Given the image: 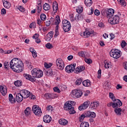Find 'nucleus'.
<instances>
[{"mask_svg": "<svg viewBox=\"0 0 127 127\" xmlns=\"http://www.w3.org/2000/svg\"><path fill=\"white\" fill-rule=\"evenodd\" d=\"M46 48H48V49H52V48H53V46L52 44H51L50 43H48L46 44Z\"/></svg>", "mask_w": 127, "mask_h": 127, "instance_id": "obj_45", "label": "nucleus"}, {"mask_svg": "<svg viewBox=\"0 0 127 127\" xmlns=\"http://www.w3.org/2000/svg\"><path fill=\"white\" fill-rule=\"evenodd\" d=\"M51 24V22L50 21V20H48V21H46V26H50Z\"/></svg>", "mask_w": 127, "mask_h": 127, "instance_id": "obj_63", "label": "nucleus"}, {"mask_svg": "<svg viewBox=\"0 0 127 127\" xmlns=\"http://www.w3.org/2000/svg\"><path fill=\"white\" fill-rule=\"evenodd\" d=\"M84 118H92V119H94L96 118V113L95 112H91L90 111H86L79 118L80 122H83Z\"/></svg>", "mask_w": 127, "mask_h": 127, "instance_id": "obj_3", "label": "nucleus"}, {"mask_svg": "<svg viewBox=\"0 0 127 127\" xmlns=\"http://www.w3.org/2000/svg\"><path fill=\"white\" fill-rule=\"evenodd\" d=\"M47 111H48L49 112H52V111H53V107L51 105L48 106L47 107Z\"/></svg>", "mask_w": 127, "mask_h": 127, "instance_id": "obj_52", "label": "nucleus"}, {"mask_svg": "<svg viewBox=\"0 0 127 127\" xmlns=\"http://www.w3.org/2000/svg\"><path fill=\"white\" fill-rule=\"evenodd\" d=\"M82 81L83 80L81 78L77 79L75 82V84L76 86H79V85H81V84H82Z\"/></svg>", "mask_w": 127, "mask_h": 127, "instance_id": "obj_39", "label": "nucleus"}, {"mask_svg": "<svg viewBox=\"0 0 127 127\" xmlns=\"http://www.w3.org/2000/svg\"><path fill=\"white\" fill-rule=\"evenodd\" d=\"M53 8L54 13H56V12H57V10H58V3H57V2L55 1L53 2Z\"/></svg>", "mask_w": 127, "mask_h": 127, "instance_id": "obj_20", "label": "nucleus"}, {"mask_svg": "<svg viewBox=\"0 0 127 127\" xmlns=\"http://www.w3.org/2000/svg\"><path fill=\"white\" fill-rule=\"evenodd\" d=\"M59 124L62 125V126H66V125L68 124V121L64 119H62L59 121Z\"/></svg>", "mask_w": 127, "mask_h": 127, "instance_id": "obj_22", "label": "nucleus"}, {"mask_svg": "<svg viewBox=\"0 0 127 127\" xmlns=\"http://www.w3.org/2000/svg\"><path fill=\"white\" fill-rule=\"evenodd\" d=\"M20 93L24 99H27L30 96V92L26 89H23L20 91Z\"/></svg>", "mask_w": 127, "mask_h": 127, "instance_id": "obj_11", "label": "nucleus"}, {"mask_svg": "<svg viewBox=\"0 0 127 127\" xmlns=\"http://www.w3.org/2000/svg\"><path fill=\"white\" fill-rule=\"evenodd\" d=\"M43 121L44 123L49 124L52 121V118L49 115H45L43 117Z\"/></svg>", "mask_w": 127, "mask_h": 127, "instance_id": "obj_17", "label": "nucleus"}, {"mask_svg": "<svg viewBox=\"0 0 127 127\" xmlns=\"http://www.w3.org/2000/svg\"><path fill=\"white\" fill-rule=\"evenodd\" d=\"M38 37H39V35L38 34H35L33 36V38L34 39H37Z\"/></svg>", "mask_w": 127, "mask_h": 127, "instance_id": "obj_61", "label": "nucleus"}, {"mask_svg": "<svg viewBox=\"0 0 127 127\" xmlns=\"http://www.w3.org/2000/svg\"><path fill=\"white\" fill-rule=\"evenodd\" d=\"M118 2H119L120 4L122 5V6H126L127 5V2H126V1L125 0H117Z\"/></svg>", "mask_w": 127, "mask_h": 127, "instance_id": "obj_36", "label": "nucleus"}, {"mask_svg": "<svg viewBox=\"0 0 127 127\" xmlns=\"http://www.w3.org/2000/svg\"><path fill=\"white\" fill-rule=\"evenodd\" d=\"M80 127H89V123L88 122H82L80 125Z\"/></svg>", "mask_w": 127, "mask_h": 127, "instance_id": "obj_38", "label": "nucleus"}, {"mask_svg": "<svg viewBox=\"0 0 127 127\" xmlns=\"http://www.w3.org/2000/svg\"><path fill=\"white\" fill-rule=\"evenodd\" d=\"M26 64H27L28 68L30 69V70H31V69L33 68V65H32L29 62H26Z\"/></svg>", "mask_w": 127, "mask_h": 127, "instance_id": "obj_46", "label": "nucleus"}, {"mask_svg": "<svg viewBox=\"0 0 127 127\" xmlns=\"http://www.w3.org/2000/svg\"><path fill=\"white\" fill-rule=\"evenodd\" d=\"M114 13H115V10L114 9L110 8L106 11V15L109 19L114 16Z\"/></svg>", "mask_w": 127, "mask_h": 127, "instance_id": "obj_14", "label": "nucleus"}, {"mask_svg": "<svg viewBox=\"0 0 127 127\" xmlns=\"http://www.w3.org/2000/svg\"><path fill=\"white\" fill-rule=\"evenodd\" d=\"M83 95V92L81 90H73L71 93V96L72 98H80Z\"/></svg>", "mask_w": 127, "mask_h": 127, "instance_id": "obj_7", "label": "nucleus"}, {"mask_svg": "<svg viewBox=\"0 0 127 127\" xmlns=\"http://www.w3.org/2000/svg\"><path fill=\"white\" fill-rule=\"evenodd\" d=\"M101 74H102V70L99 69L98 71V76H97V78H98V79H100V78H101Z\"/></svg>", "mask_w": 127, "mask_h": 127, "instance_id": "obj_56", "label": "nucleus"}, {"mask_svg": "<svg viewBox=\"0 0 127 127\" xmlns=\"http://www.w3.org/2000/svg\"><path fill=\"white\" fill-rule=\"evenodd\" d=\"M109 97L113 101H114L115 99H116V98H115V95H114V93H113L112 92L109 93Z\"/></svg>", "mask_w": 127, "mask_h": 127, "instance_id": "obj_48", "label": "nucleus"}, {"mask_svg": "<svg viewBox=\"0 0 127 127\" xmlns=\"http://www.w3.org/2000/svg\"><path fill=\"white\" fill-rule=\"evenodd\" d=\"M110 55L111 57L118 59L121 57V53L118 52V50H112L110 52Z\"/></svg>", "mask_w": 127, "mask_h": 127, "instance_id": "obj_8", "label": "nucleus"}, {"mask_svg": "<svg viewBox=\"0 0 127 127\" xmlns=\"http://www.w3.org/2000/svg\"><path fill=\"white\" fill-rule=\"evenodd\" d=\"M43 9L44 10H49L50 9V5L47 3H45L43 6Z\"/></svg>", "mask_w": 127, "mask_h": 127, "instance_id": "obj_32", "label": "nucleus"}, {"mask_svg": "<svg viewBox=\"0 0 127 127\" xmlns=\"http://www.w3.org/2000/svg\"><path fill=\"white\" fill-rule=\"evenodd\" d=\"M123 66L125 70H127V62L124 63Z\"/></svg>", "mask_w": 127, "mask_h": 127, "instance_id": "obj_64", "label": "nucleus"}, {"mask_svg": "<svg viewBox=\"0 0 127 127\" xmlns=\"http://www.w3.org/2000/svg\"><path fill=\"white\" fill-rule=\"evenodd\" d=\"M14 85L16 87H20V86H22V81L21 80H17L14 82Z\"/></svg>", "mask_w": 127, "mask_h": 127, "instance_id": "obj_35", "label": "nucleus"}, {"mask_svg": "<svg viewBox=\"0 0 127 127\" xmlns=\"http://www.w3.org/2000/svg\"><path fill=\"white\" fill-rule=\"evenodd\" d=\"M4 67L5 69H7L10 67V63H8V62H5L3 64Z\"/></svg>", "mask_w": 127, "mask_h": 127, "instance_id": "obj_40", "label": "nucleus"}, {"mask_svg": "<svg viewBox=\"0 0 127 127\" xmlns=\"http://www.w3.org/2000/svg\"><path fill=\"white\" fill-rule=\"evenodd\" d=\"M100 106V102L99 101H94L90 104V107L93 110H96Z\"/></svg>", "mask_w": 127, "mask_h": 127, "instance_id": "obj_15", "label": "nucleus"}, {"mask_svg": "<svg viewBox=\"0 0 127 127\" xmlns=\"http://www.w3.org/2000/svg\"><path fill=\"white\" fill-rule=\"evenodd\" d=\"M121 46L122 48H125L127 46V42L125 41H122L121 43Z\"/></svg>", "mask_w": 127, "mask_h": 127, "instance_id": "obj_55", "label": "nucleus"}, {"mask_svg": "<svg viewBox=\"0 0 127 127\" xmlns=\"http://www.w3.org/2000/svg\"><path fill=\"white\" fill-rule=\"evenodd\" d=\"M10 66L11 69L16 73H20L23 71V63L18 59H13L10 62Z\"/></svg>", "mask_w": 127, "mask_h": 127, "instance_id": "obj_1", "label": "nucleus"}, {"mask_svg": "<svg viewBox=\"0 0 127 127\" xmlns=\"http://www.w3.org/2000/svg\"><path fill=\"white\" fill-rule=\"evenodd\" d=\"M76 64H71L70 65H67L65 67V71L67 73H72V72H74L75 74H78L80 72H82V71H84L85 70V66L81 65L80 66H78L76 69Z\"/></svg>", "mask_w": 127, "mask_h": 127, "instance_id": "obj_2", "label": "nucleus"}, {"mask_svg": "<svg viewBox=\"0 0 127 127\" xmlns=\"http://www.w3.org/2000/svg\"><path fill=\"white\" fill-rule=\"evenodd\" d=\"M91 82L90 80H86L82 82V85L84 87H91Z\"/></svg>", "mask_w": 127, "mask_h": 127, "instance_id": "obj_21", "label": "nucleus"}, {"mask_svg": "<svg viewBox=\"0 0 127 127\" xmlns=\"http://www.w3.org/2000/svg\"><path fill=\"white\" fill-rule=\"evenodd\" d=\"M91 34L95 35V34H94V30L90 29L89 30H85V31L83 32V36L84 38H88V37H90Z\"/></svg>", "mask_w": 127, "mask_h": 127, "instance_id": "obj_12", "label": "nucleus"}, {"mask_svg": "<svg viewBox=\"0 0 127 127\" xmlns=\"http://www.w3.org/2000/svg\"><path fill=\"white\" fill-rule=\"evenodd\" d=\"M114 109H115L114 110V112L117 115V116H121V115H122V108H117Z\"/></svg>", "mask_w": 127, "mask_h": 127, "instance_id": "obj_28", "label": "nucleus"}, {"mask_svg": "<svg viewBox=\"0 0 127 127\" xmlns=\"http://www.w3.org/2000/svg\"><path fill=\"white\" fill-rule=\"evenodd\" d=\"M30 112H31V109L29 107H27L24 111L26 116H29L30 115Z\"/></svg>", "mask_w": 127, "mask_h": 127, "instance_id": "obj_34", "label": "nucleus"}, {"mask_svg": "<svg viewBox=\"0 0 127 127\" xmlns=\"http://www.w3.org/2000/svg\"><path fill=\"white\" fill-rule=\"evenodd\" d=\"M84 60L86 63H87V64H91V63L93 62L91 59H85Z\"/></svg>", "mask_w": 127, "mask_h": 127, "instance_id": "obj_50", "label": "nucleus"}, {"mask_svg": "<svg viewBox=\"0 0 127 127\" xmlns=\"http://www.w3.org/2000/svg\"><path fill=\"white\" fill-rule=\"evenodd\" d=\"M119 20L120 17L117 15L109 19V21H110L111 24H117V23H119L120 22Z\"/></svg>", "mask_w": 127, "mask_h": 127, "instance_id": "obj_10", "label": "nucleus"}, {"mask_svg": "<svg viewBox=\"0 0 127 127\" xmlns=\"http://www.w3.org/2000/svg\"><path fill=\"white\" fill-rule=\"evenodd\" d=\"M64 109L65 111H68L70 115H74V114L76 113V111L74 110V107L70 103V101H67L65 103Z\"/></svg>", "mask_w": 127, "mask_h": 127, "instance_id": "obj_4", "label": "nucleus"}, {"mask_svg": "<svg viewBox=\"0 0 127 127\" xmlns=\"http://www.w3.org/2000/svg\"><path fill=\"white\" fill-rule=\"evenodd\" d=\"M39 71V69H37L36 68H34L31 71L32 76L34 79H35V76L36 75H37V73H38Z\"/></svg>", "mask_w": 127, "mask_h": 127, "instance_id": "obj_25", "label": "nucleus"}, {"mask_svg": "<svg viewBox=\"0 0 127 127\" xmlns=\"http://www.w3.org/2000/svg\"><path fill=\"white\" fill-rule=\"evenodd\" d=\"M56 65L57 68H58L59 70H63V69H64V67H65L64 62H63V60L61 59H58L56 60Z\"/></svg>", "mask_w": 127, "mask_h": 127, "instance_id": "obj_9", "label": "nucleus"}, {"mask_svg": "<svg viewBox=\"0 0 127 127\" xmlns=\"http://www.w3.org/2000/svg\"><path fill=\"white\" fill-rule=\"evenodd\" d=\"M43 76V72L41 70L39 69V72H38L37 74L35 76V78H41Z\"/></svg>", "mask_w": 127, "mask_h": 127, "instance_id": "obj_31", "label": "nucleus"}, {"mask_svg": "<svg viewBox=\"0 0 127 127\" xmlns=\"http://www.w3.org/2000/svg\"><path fill=\"white\" fill-rule=\"evenodd\" d=\"M53 90L54 92H57V93H59V94L61 93V91H60V89H59V88H58V87H55L53 88Z\"/></svg>", "mask_w": 127, "mask_h": 127, "instance_id": "obj_49", "label": "nucleus"}, {"mask_svg": "<svg viewBox=\"0 0 127 127\" xmlns=\"http://www.w3.org/2000/svg\"><path fill=\"white\" fill-rule=\"evenodd\" d=\"M93 13H94V9H93V7H91V9L87 11V14L91 15V14H93Z\"/></svg>", "mask_w": 127, "mask_h": 127, "instance_id": "obj_47", "label": "nucleus"}, {"mask_svg": "<svg viewBox=\"0 0 127 127\" xmlns=\"http://www.w3.org/2000/svg\"><path fill=\"white\" fill-rule=\"evenodd\" d=\"M38 110V108H37V106L36 105H34L32 107V111L34 113V114L35 113V112Z\"/></svg>", "mask_w": 127, "mask_h": 127, "instance_id": "obj_53", "label": "nucleus"}, {"mask_svg": "<svg viewBox=\"0 0 127 127\" xmlns=\"http://www.w3.org/2000/svg\"><path fill=\"white\" fill-rule=\"evenodd\" d=\"M84 3L86 6H91L93 3L92 0H85Z\"/></svg>", "mask_w": 127, "mask_h": 127, "instance_id": "obj_30", "label": "nucleus"}, {"mask_svg": "<svg viewBox=\"0 0 127 127\" xmlns=\"http://www.w3.org/2000/svg\"><path fill=\"white\" fill-rule=\"evenodd\" d=\"M60 22H61V20H60V16L57 15V16L56 17V22L55 23V24L56 25H59Z\"/></svg>", "mask_w": 127, "mask_h": 127, "instance_id": "obj_33", "label": "nucleus"}, {"mask_svg": "<svg viewBox=\"0 0 127 127\" xmlns=\"http://www.w3.org/2000/svg\"><path fill=\"white\" fill-rule=\"evenodd\" d=\"M6 13V10H5V9L4 8H2L1 10V14H5Z\"/></svg>", "mask_w": 127, "mask_h": 127, "instance_id": "obj_60", "label": "nucleus"}, {"mask_svg": "<svg viewBox=\"0 0 127 127\" xmlns=\"http://www.w3.org/2000/svg\"><path fill=\"white\" fill-rule=\"evenodd\" d=\"M63 26L64 32H68V31H70V29H71V23H70L69 21L67 20H64L63 21Z\"/></svg>", "mask_w": 127, "mask_h": 127, "instance_id": "obj_6", "label": "nucleus"}, {"mask_svg": "<svg viewBox=\"0 0 127 127\" xmlns=\"http://www.w3.org/2000/svg\"><path fill=\"white\" fill-rule=\"evenodd\" d=\"M18 9L20 11H21V12H24V11H25V9L21 6H19Z\"/></svg>", "mask_w": 127, "mask_h": 127, "instance_id": "obj_54", "label": "nucleus"}, {"mask_svg": "<svg viewBox=\"0 0 127 127\" xmlns=\"http://www.w3.org/2000/svg\"><path fill=\"white\" fill-rule=\"evenodd\" d=\"M39 1H40V3H39L37 6V11L38 13H40L42 9V5H41V0H39Z\"/></svg>", "mask_w": 127, "mask_h": 127, "instance_id": "obj_23", "label": "nucleus"}, {"mask_svg": "<svg viewBox=\"0 0 127 127\" xmlns=\"http://www.w3.org/2000/svg\"><path fill=\"white\" fill-rule=\"evenodd\" d=\"M16 98L17 102L18 103H20L22 102V100H23V97L21 94L20 92L16 94Z\"/></svg>", "mask_w": 127, "mask_h": 127, "instance_id": "obj_19", "label": "nucleus"}, {"mask_svg": "<svg viewBox=\"0 0 127 127\" xmlns=\"http://www.w3.org/2000/svg\"><path fill=\"white\" fill-rule=\"evenodd\" d=\"M110 66H111V64H109L108 63H106L105 64L104 67L106 69H109V68H110Z\"/></svg>", "mask_w": 127, "mask_h": 127, "instance_id": "obj_58", "label": "nucleus"}, {"mask_svg": "<svg viewBox=\"0 0 127 127\" xmlns=\"http://www.w3.org/2000/svg\"><path fill=\"white\" fill-rule=\"evenodd\" d=\"M9 101L11 104H15V98H13L12 94H9Z\"/></svg>", "mask_w": 127, "mask_h": 127, "instance_id": "obj_24", "label": "nucleus"}, {"mask_svg": "<svg viewBox=\"0 0 127 127\" xmlns=\"http://www.w3.org/2000/svg\"><path fill=\"white\" fill-rule=\"evenodd\" d=\"M35 115L36 116H40L41 114H42V112L41 111V109H38L35 112Z\"/></svg>", "mask_w": 127, "mask_h": 127, "instance_id": "obj_41", "label": "nucleus"}, {"mask_svg": "<svg viewBox=\"0 0 127 127\" xmlns=\"http://www.w3.org/2000/svg\"><path fill=\"white\" fill-rule=\"evenodd\" d=\"M37 23L38 24V25H41V23H42V20H40V19H37Z\"/></svg>", "mask_w": 127, "mask_h": 127, "instance_id": "obj_62", "label": "nucleus"}, {"mask_svg": "<svg viewBox=\"0 0 127 127\" xmlns=\"http://www.w3.org/2000/svg\"><path fill=\"white\" fill-rule=\"evenodd\" d=\"M3 6L5 8H10V6H11V4L7 1L4 0V1L3 2Z\"/></svg>", "mask_w": 127, "mask_h": 127, "instance_id": "obj_27", "label": "nucleus"}, {"mask_svg": "<svg viewBox=\"0 0 127 127\" xmlns=\"http://www.w3.org/2000/svg\"><path fill=\"white\" fill-rule=\"evenodd\" d=\"M54 33V32L53 31H50L47 34V37H49L50 38H52V37H53Z\"/></svg>", "mask_w": 127, "mask_h": 127, "instance_id": "obj_43", "label": "nucleus"}, {"mask_svg": "<svg viewBox=\"0 0 127 127\" xmlns=\"http://www.w3.org/2000/svg\"><path fill=\"white\" fill-rule=\"evenodd\" d=\"M108 107H112L113 109H117L119 107H121L123 106V103L120 100V99H115L113 100V102L109 103L107 104Z\"/></svg>", "mask_w": 127, "mask_h": 127, "instance_id": "obj_5", "label": "nucleus"}, {"mask_svg": "<svg viewBox=\"0 0 127 127\" xmlns=\"http://www.w3.org/2000/svg\"><path fill=\"white\" fill-rule=\"evenodd\" d=\"M80 17H81V16H80V14H76L75 17V20H76V21H79L80 19Z\"/></svg>", "mask_w": 127, "mask_h": 127, "instance_id": "obj_57", "label": "nucleus"}, {"mask_svg": "<svg viewBox=\"0 0 127 127\" xmlns=\"http://www.w3.org/2000/svg\"><path fill=\"white\" fill-rule=\"evenodd\" d=\"M89 105H90V103H89V101H87L84 102L80 106H79L78 110H79V111H83L84 110H86V109H88Z\"/></svg>", "mask_w": 127, "mask_h": 127, "instance_id": "obj_13", "label": "nucleus"}, {"mask_svg": "<svg viewBox=\"0 0 127 127\" xmlns=\"http://www.w3.org/2000/svg\"><path fill=\"white\" fill-rule=\"evenodd\" d=\"M94 14L97 16L98 15H100V11H99L98 9H95L94 11Z\"/></svg>", "mask_w": 127, "mask_h": 127, "instance_id": "obj_59", "label": "nucleus"}, {"mask_svg": "<svg viewBox=\"0 0 127 127\" xmlns=\"http://www.w3.org/2000/svg\"><path fill=\"white\" fill-rule=\"evenodd\" d=\"M0 92L2 96H5V95H6V93H7V88L1 86L0 87Z\"/></svg>", "mask_w": 127, "mask_h": 127, "instance_id": "obj_18", "label": "nucleus"}, {"mask_svg": "<svg viewBox=\"0 0 127 127\" xmlns=\"http://www.w3.org/2000/svg\"><path fill=\"white\" fill-rule=\"evenodd\" d=\"M40 18L41 20H42L43 21H45V20H46V15L44 13L41 14L40 15Z\"/></svg>", "mask_w": 127, "mask_h": 127, "instance_id": "obj_42", "label": "nucleus"}, {"mask_svg": "<svg viewBox=\"0 0 127 127\" xmlns=\"http://www.w3.org/2000/svg\"><path fill=\"white\" fill-rule=\"evenodd\" d=\"M45 97L46 99H54V94L53 93H46Z\"/></svg>", "mask_w": 127, "mask_h": 127, "instance_id": "obj_29", "label": "nucleus"}, {"mask_svg": "<svg viewBox=\"0 0 127 127\" xmlns=\"http://www.w3.org/2000/svg\"><path fill=\"white\" fill-rule=\"evenodd\" d=\"M46 75L47 76H53V71L52 70V69L49 68L46 70Z\"/></svg>", "mask_w": 127, "mask_h": 127, "instance_id": "obj_26", "label": "nucleus"}, {"mask_svg": "<svg viewBox=\"0 0 127 127\" xmlns=\"http://www.w3.org/2000/svg\"><path fill=\"white\" fill-rule=\"evenodd\" d=\"M85 52H78V54L79 55V56H80L81 57H83V58H85Z\"/></svg>", "mask_w": 127, "mask_h": 127, "instance_id": "obj_51", "label": "nucleus"}, {"mask_svg": "<svg viewBox=\"0 0 127 127\" xmlns=\"http://www.w3.org/2000/svg\"><path fill=\"white\" fill-rule=\"evenodd\" d=\"M24 77H25V78L27 79V80H29V81H31V82H35L36 80L35 78H34L33 77H32V75L31 76V75L28 74H24Z\"/></svg>", "mask_w": 127, "mask_h": 127, "instance_id": "obj_16", "label": "nucleus"}, {"mask_svg": "<svg viewBox=\"0 0 127 127\" xmlns=\"http://www.w3.org/2000/svg\"><path fill=\"white\" fill-rule=\"evenodd\" d=\"M52 65H53L52 63H50L49 64L47 63H45L44 64V66L46 68H47V69H49V68H50Z\"/></svg>", "mask_w": 127, "mask_h": 127, "instance_id": "obj_44", "label": "nucleus"}, {"mask_svg": "<svg viewBox=\"0 0 127 127\" xmlns=\"http://www.w3.org/2000/svg\"><path fill=\"white\" fill-rule=\"evenodd\" d=\"M59 25H57L56 27L55 30V34L54 35V37H57L58 35H59Z\"/></svg>", "mask_w": 127, "mask_h": 127, "instance_id": "obj_37", "label": "nucleus"}]
</instances>
